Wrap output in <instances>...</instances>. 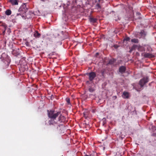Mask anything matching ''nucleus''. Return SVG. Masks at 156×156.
Masks as SVG:
<instances>
[{
	"instance_id": "1",
	"label": "nucleus",
	"mask_w": 156,
	"mask_h": 156,
	"mask_svg": "<svg viewBox=\"0 0 156 156\" xmlns=\"http://www.w3.org/2000/svg\"><path fill=\"white\" fill-rule=\"evenodd\" d=\"M48 115L50 119L48 120V123L49 125L51 126V129L53 130H56L60 127L59 123H63L66 121V118L61 114V112H55L54 110L47 111Z\"/></svg>"
},
{
	"instance_id": "2",
	"label": "nucleus",
	"mask_w": 156,
	"mask_h": 156,
	"mask_svg": "<svg viewBox=\"0 0 156 156\" xmlns=\"http://www.w3.org/2000/svg\"><path fill=\"white\" fill-rule=\"evenodd\" d=\"M28 9L27 7L26 4H23L22 5L19 9V11L20 12L19 13H17L15 17L16 19L18 18V16H21L23 19H25L26 15L25 13L27 11Z\"/></svg>"
},
{
	"instance_id": "3",
	"label": "nucleus",
	"mask_w": 156,
	"mask_h": 156,
	"mask_svg": "<svg viewBox=\"0 0 156 156\" xmlns=\"http://www.w3.org/2000/svg\"><path fill=\"white\" fill-rule=\"evenodd\" d=\"M148 78L147 77H144L141 79L139 82V84L141 87H143L144 84L148 82Z\"/></svg>"
},
{
	"instance_id": "4",
	"label": "nucleus",
	"mask_w": 156,
	"mask_h": 156,
	"mask_svg": "<svg viewBox=\"0 0 156 156\" xmlns=\"http://www.w3.org/2000/svg\"><path fill=\"white\" fill-rule=\"evenodd\" d=\"M87 75L88 76L89 79L90 81H92L96 76V74L94 72L89 73Z\"/></svg>"
},
{
	"instance_id": "5",
	"label": "nucleus",
	"mask_w": 156,
	"mask_h": 156,
	"mask_svg": "<svg viewBox=\"0 0 156 156\" xmlns=\"http://www.w3.org/2000/svg\"><path fill=\"white\" fill-rule=\"evenodd\" d=\"M3 66L5 67H7L9 65L10 61L8 58H6L5 59L3 58Z\"/></svg>"
},
{
	"instance_id": "6",
	"label": "nucleus",
	"mask_w": 156,
	"mask_h": 156,
	"mask_svg": "<svg viewBox=\"0 0 156 156\" xmlns=\"http://www.w3.org/2000/svg\"><path fill=\"white\" fill-rule=\"evenodd\" d=\"M143 55L145 58H153L155 57L154 55L149 53H144L142 54V55Z\"/></svg>"
},
{
	"instance_id": "7",
	"label": "nucleus",
	"mask_w": 156,
	"mask_h": 156,
	"mask_svg": "<svg viewBox=\"0 0 156 156\" xmlns=\"http://www.w3.org/2000/svg\"><path fill=\"white\" fill-rule=\"evenodd\" d=\"M8 2L12 5H18L19 0H8Z\"/></svg>"
},
{
	"instance_id": "8",
	"label": "nucleus",
	"mask_w": 156,
	"mask_h": 156,
	"mask_svg": "<svg viewBox=\"0 0 156 156\" xmlns=\"http://www.w3.org/2000/svg\"><path fill=\"white\" fill-rule=\"evenodd\" d=\"M129 95L128 92L124 91L123 92L122 96L124 99H128L129 98Z\"/></svg>"
},
{
	"instance_id": "9",
	"label": "nucleus",
	"mask_w": 156,
	"mask_h": 156,
	"mask_svg": "<svg viewBox=\"0 0 156 156\" xmlns=\"http://www.w3.org/2000/svg\"><path fill=\"white\" fill-rule=\"evenodd\" d=\"M126 70V68L124 66H121L119 69V72L122 73H124Z\"/></svg>"
},
{
	"instance_id": "10",
	"label": "nucleus",
	"mask_w": 156,
	"mask_h": 156,
	"mask_svg": "<svg viewBox=\"0 0 156 156\" xmlns=\"http://www.w3.org/2000/svg\"><path fill=\"white\" fill-rule=\"evenodd\" d=\"M41 35V34L39 33L37 31H36L34 34V37L36 38H39Z\"/></svg>"
},
{
	"instance_id": "11",
	"label": "nucleus",
	"mask_w": 156,
	"mask_h": 156,
	"mask_svg": "<svg viewBox=\"0 0 156 156\" xmlns=\"http://www.w3.org/2000/svg\"><path fill=\"white\" fill-rule=\"evenodd\" d=\"M101 8V6L98 3L95 6V9H97L98 11H99Z\"/></svg>"
},
{
	"instance_id": "12",
	"label": "nucleus",
	"mask_w": 156,
	"mask_h": 156,
	"mask_svg": "<svg viewBox=\"0 0 156 156\" xmlns=\"http://www.w3.org/2000/svg\"><path fill=\"white\" fill-rule=\"evenodd\" d=\"M140 34L141 36L143 37H144L146 35V32L144 30H141L140 33Z\"/></svg>"
},
{
	"instance_id": "13",
	"label": "nucleus",
	"mask_w": 156,
	"mask_h": 156,
	"mask_svg": "<svg viewBox=\"0 0 156 156\" xmlns=\"http://www.w3.org/2000/svg\"><path fill=\"white\" fill-rule=\"evenodd\" d=\"M89 20L90 22L92 23H95L97 21V20L96 19L94 18L91 17L89 18Z\"/></svg>"
},
{
	"instance_id": "14",
	"label": "nucleus",
	"mask_w": 156,
	"mask_h": 156,
	"mask_svg": "<svg viewBox=\"0 0 156 156\" xmlns=\"http://www.w3.org/2000/svg\"><path fill=\"white\" fill-rule=\"evenodd\" d=\"M11 11L10 9H7V10L5 12V14L7 16L10 15L11 14Z\"/></svg>"
},
{
	"instance_id": "15",
	"label": "nucleus",
	"mask_w": 156,
	"mask_h": 156,
	"mask_svg": "<svg viewBox=\"0 0 156 156\" xmlns=\"http://www.w3.org/2000/svg\"><path fill=\"white\" fill-rule=\"evenodd\" d=\"M131 41L135 43H138L139 42V41L137 39L134 38L131 40Z\"/></svg>"
},
{
	"instance_id": "16",
	"label": "nucleus",
	"mask_w": 156,
	"mask_h": 156,
	"mask_svg": "<svg viewBox=\"0 0 156 156\" xmlns=\"http://www.w3.org/2000/svg\"><path fill=\"white\" fill-rule=\"evenodd\" d=\"M0 24H1L2 26L3 27V28L5 29V31L6 30V29L7 27L6 25L4 23H3L2 22L0 21Z\"/></svg>"
},
{
	"instance_id": "17",
	"label": "nucleus",
	"mask_w": 156,
	"mask_h": 156,
	"mask_svg": "<svg viewBox=\"0 0 156 156\" xmlns=\"http://www.w3.org/2000/svg\"><path fill=\"white\" fill-rule=\"evenodd\" d=\"M115 61V59H111L109 60V63L110 64H112L114 63Z\"/></svg>"
},
{
	"instance_id": "18",
	"label": "nucleus",
	"mask_w": 156,
	"mask_h": 156,
	"mask_svg": "<svg viewBox=\"0 0 156 156\" xmlns=\"http://www.w3.org/2000/svg\"><path fill=\"white\" fill-rule=\"evenodd\" d=\"M66 101L68 105H71V104L70 103V100L69 98H67L66 99Z\"/></svg>"
},
{
	"instance_id": "19",
	"label": "nucleus",
	"mask_w": 156,
	"mask_h": 156,
	"mask_svg": "<svg viewBox=\"0 0 156 156\" xmlns=\"http://www.w3.org/2000/svg\"><path fill=\"white\" fill-rule=\"evenodd\" d=\"M136 15L138 16V18H137V19H140L141 18V17L140 16L141 14L140 12H137Z\"/></svg>"
},
{
	"instance_id": "20",
	"label": "nucleus",
	"mask_w": 156,
	"mask_h": 156,
	"mask_svg": "<svg viewBox=\"0 0 156 156\" xmlns=\"http://www.w3.org/2000/svg\"><path fill=\"white\" fill-rule=\"evenodd\" d=\"M153 154L151 152H150L146 154V156H153Z\"/></svg>"
},
{
	"instance_id": "21",
	"label": "nucleus",
	"mask_w": 156,
	"mask_h": 156,
	"mask_svg": "<svg viewBox=\"0 0 156 156\" xmlns=\"http://www.w3.org/2000/svg\"><path fill=\"white\" fill-rule=\"evenodd\" d=\"M130 39V38L129 37H126L124 39L123 41H129V40Z\"/></svg>"
},
{
	"instance_id": "22",
	"label": "nucleus",
	"mask_w": 156,
	"mask_h": 156,
	"mask_svg": "<svg viewBox=\"0 0 156 156\" xmlns=\"http://www.w3.org/2000/svg\"><path fill=\"white\" fill-rule=\"evenodd\" d=\"M89 90L90 92H93L94 91V90L93 88L92 87H90L89 89Z\"/></svg>"
},
{
	"instance_id": "23",
	"label": "nucleus",
	"mask_w": 156,
	"mask_h": 156,
	"mask_svg": "<svg viewBox=\"0 0 156 156\" xmlns=\"http://www.w3.org/2000/svg\"><path fill=\"white\" fill-rule=\"evenodd\" d=\"M143 48L142 47H140L138 48V50L139 51H142Z\"/></svg>"
},
{
	"instance_id": "24",
	"label": "nucleus",
	"mask_w": 156,
	"mask_h": 156,
	"mask_svg": "<svg viewBox=\"0 0 156 156\" xmlns=\"http://www.w3.org/2000/svg\"><path fill=\"white\" fill-rule=\"evenodd\" d=\"M104 72H105V71L104 70H102L101 71V74L103 76L104 75Z\"/></svg>"
},
{
	"instance_id": "25",
	"label": "nucleus",
	"mask_w": 156,
	"mask_h": 156,
	"mask_svg": "<svg viewBox=\"0 0 156 156\" xmlns=\"http://www.w3.org/2000/svg\"><path fill=\"white\" fill-rule=\"evenodd\" d=\"M134 49H133L132 48V47L131 48V49H130L129 51V52H131L133 51V50Z\"/></svg>"
},
{
	"instance_id": "26",
	"label": "nucleus",
	"mask_w": 156,
	"mask_h": 156,
	"mask_svg": "<svg viewBox=\"0 0 156 156\" xmlns=\"http://www.w3.org/2000/svg\"><path fill=\"white\" fill-rule=\"evenodd\" d=\"M136 45H133L132 47V48L133 49H134L135 48H136Z\"/></svg>"
},
{
	"instance_id": "27",
	"label": "nucleus",
	"mask_w": 156,
	"mask_h": 156,
	"mask_svg": "<svg viewBox=\"0 0 156 156\" xmlns=\"http://www.w3.org/2000/svg\"><path fill=\"white\" fill-rule=\"evenodd\" d=\"M5 53H3L2 55V57L4 55H5Z\"/></svg>"
},
{
	"instance_id": "28",
	"label": "nucleus",
	"mask_w": 156,
	"mask_h": 156,
	"mask_svg": "<svg viewBox=\"0 0 156 156\" xmlns=\"http://www.w3.org/2000/svg\"><path fill=\"white\" fill-rule=\"evenodd\" d=\"M15 50H13V51H12V53L13 54H14V53H15Z\"/></svg>"
},
{
	"instance_id": "29",
	"label": "nucleus",
	"mask_w": 156,
	"mask_h": 156,
	"mask_svg": "<svg viewBox=\"0 0 156 156\" xmlns=\"http://www.w3.org/2000/svg\"><path fill=\"white\" fill-rule=\"evenodd\" d=\"M102 0H98V2H100Z\"/></svg>"
},
{
	"instance_id": "30",
	"label": "nucleus",
	"mask_w": 156,
	"mask_h": 156,
	"mask_svg": "<svg viewBox=\"0 0 156 156\" xmlns=\"http://www.w3.org/2000/svg\"><path fill=\"white\" fill-rule=\"evenodd\" d=\"M117 97L116 96H115V98H116Z\"/></svg>"
},
{
	"instance_id": "31",
	"label": "nucleus",
	"mask_w": 156,
	"mask_h": 156,
	"mask_svg": "<svg viewBox=\"0 0 156 156\" xmlns=\"http://www.w3.org/2000/svg\"><path fill=\"white\" fill-rule=\"evenodd\" d=\"M117 97L116 96H115V98H116Z\"/></svg>"
},
{
	"instance_id": "32",
	"label": "nucleus",
	"mask_w": 156,
	"mask_h": 156,
	"mask_svg": "<svg viewBox=\"0 0 156 156\" xmlns=\"http://www.w3.org/2000/svg\"><path fill=\"white\" fill-rule=\"evenodd\" d=\"M43 1H44V0H42Z\"/></svg>"
},
{
	"instance_id": "33",
	"label": "nucleus",
	"mask_w": 156,
	"mask_h": 156,
	"mask_svg": "<svg viewBox=\"0 0 156 156\" xmlns=\"http://www.w3.org/2000/svg\"><path fill=\"white\" fill-rule=\"evenodd\" d=\"M18 54H16V55H18Z\"/></svg>"
},
{
	"instance_id": "34",
	"label": "nucleus",
	"mask_w": 156,
	"mask_h": 156,
	"mask_svg": "<svg viewBox=\"0 0 156 156\" xmlns=\"http://www.w3.org/2000/svg\"><path fill=\"white\" fill-rule=\"evenodd\" d=\"M0 58H1V57H0Z\"/></svg>"
}]
</instances>
